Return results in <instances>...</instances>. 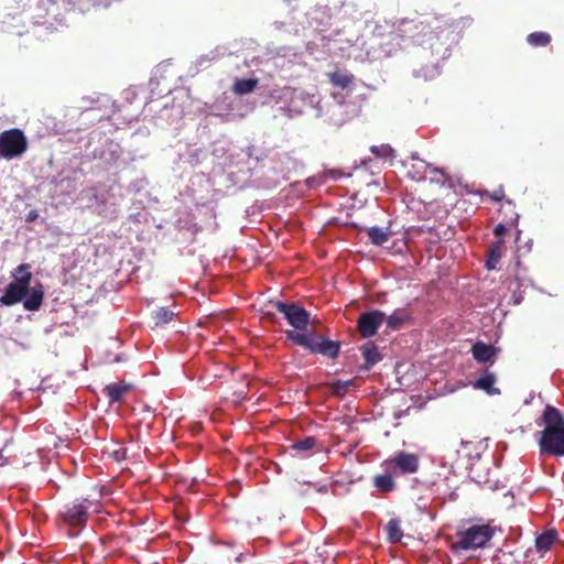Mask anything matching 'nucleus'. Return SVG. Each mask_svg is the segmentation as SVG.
I'll list each match as a JSON object with an SVG mask.
<instances>
[{"instance_id": "1", "label": "nucleus", "mask_w": 564, "mask_h": 564, "mask_svg": "<svg viewBox=\"0 0 564 564\" xmlns=\"http://www.w3.org/2000/svg\"><path fill=\"white\" fill-rule=\"evenodd\" d=\"M459 24L445 17L417 15L404 18L397 24L398 36L444 57L458 41Z\"/></svg>"}, {"instance_id": "2", "label": "nucleus", "mask_w": 564, "mask_h": 564, "mask_svg": "<svg viewBox=\"0 0 564 564\" xmlns=\"http://www.w3.org/2000/svg\"><path fill=\"white\" fill-rule=\"evenodd\" d=\"M543 426L538 441L540 455L549 457L564 456V416L558 409L547 404L538 422Z\"/></svg>"}, {"instance_id": "3", "label": "nucleus", "mask_w": 564, "mask_h": 564, "mask_svg": "<svg viewBox=\"0 0 564 564\" xmlns=\"http://www.w3.org/2000/svg\"><path fill=\"white\" fill-rule=\"evenodd\" d=\"M288 340L293 344L308 349L312 354H321L328 358L335 359L339 355L340 341L327 339L323 335L314 332L297 333L295 330H285Z\"/></svg>"}, {"instance_id": "4", "label": "nucleus", "mask_w": 564, "mask_h": 564, "mask_svg": "<svg viewBox=\"0 0 564 564\" xmlns=\"http://www.w3.org/2000/svg\"><path fill=\"white\" fill-rule=\"evenodd\" d=\"M495 529L490 524H473L466 530L456 533V540L452 543L453 552L476 550L485 547L492 539Z\"/></svg>"}, {"instance_id": "5", "label": "nucleus", "mask_w": 564, "mask_h": 564, "mask_svg": "<svg viewBox=\"0 0 564 564\" xmlns=\"http://www.w3.org/2000/svg\"><path fill=\"white\" fill-rule=\"evenodd\" d=\"M30 264L23 263L17 267L12 276L14 281L6 288L4 294L0 297L3 305L11 306L21 302L26 295L32 280Z\"/></svg>"}, {"instance_id": "6", "label": "nucleus", "mask_w": 564, "mask_h": 564, "mask_svg": "<svg viewBox=\"0 0 564 564\" xmlns=\"http://www.w3.org/2000/svg\"><path fill=\"white\" fill-rule=\"evenodd\" d=\"M93 502L86 498H75L63 503L58 517L68 527H84L89 518Z\"/></svg>"}, {"instance_id": "7", "label": "nucleus", "mask_w": 564, "mask_h": 564, "mask_svg": "<svg viewBox=\"0 0 564 564\" xmlns=\"http://www.w3.org/2000/svg\"><path fill=\"white\" fill-rule=\"evenodd\" d=\"M28 148V139L21 129L12 128L0 133V158L6 160L20 158Z\"/></svg>"}, {"instance_id": "8", "label": "nucleus", "mask_w": 564, "mask_h": 564, "mask_svg": "<svg viewBox=\"0 0 564 564\" xmlns=\"http://www.w3.org/2000/svg\"><path fill=\"white\" fill-rule=\"evenodd\" d=\"M381 468H388L397 477L416 474L420 468V457L414 453L398 452L381 463Z\"/></svg>"}, {"instance_id": "9", "label": "nucleus", "mask_w": 564, "mask_h": 564, "mask_svg": "<svg viewBox=\"0 0 564 564\" xmlns=\"http://www.w3.org/2000/svg\"><path fill=\"white\" fill-rule=\"evenodd\" d=\"M272 306L284 316L294 329L300 332L306 330L310 324V313L303 306L281 301L272 302Z\"/></svg>"}, {"instance_id": "10", "label": "nucleus", "mask_w": 564, "mask_h": 564, "mask_svg": "<svg viewBox=\"0 0 564 564\" xmlns=\"http://www.w3.org/2000/svg\"><path fill=\"white\" fill-rule=\"evenodd\" d=\"M386 319V314L379 310H372L359 315L357 328L361 337L369 338L377 334L378 328Z\"/></svg>"}, {"instance_id": "11", "label": "nucleus", "mask_w": 564, "mask_h": 564, "mask_svg": "<svg viewBox=\"0 0 564 564\" xmlns=\"http://www.w3.org/2000/svg\"><path fill=\"white\" fill-rule=\"evenodd\" d=\"M395 478L394 473L389 471L388 468H382V473L373 476L372 486L379 494L388 495L398 488Z\"/></svg>"}, {"instance_id": "12", "label": "nucleus", "mask_w": 564, "mask_h": 564, "mask_svg": "<svg viewBox=\"0 0 564 564\" xmlns=\"http://www.w3.org/2000/svg\"><path fill=\"white\" fill-rule=\"evenodd\" d=\"M360 351L365 360L362 368L367 370L372 368L382 359V355L380 354L378 346L371 340L365 343L360 347Z\"/></svg>"}, {"instance_id": "13", "label": "nucleus", "mask_w": 564, "mask_h": 564, "mask_svg": "<svg viewBox=\"0 0 564 564\" xmlns=\"http://www.w3.org/2000/svg\"><path fill=\"white\" fill-rule=\"evenodd\" d=\"M497 377L494 372L486 371L475 382L474 388L485 391L489 395L500 393V389L496 388Z\"/></svg>"}, {"instance_id": "14", "label": "nucleus", "mask_w": 564, "mask_h": 564, "mask_svg": "<svg viewBox=\"0 0 564 564\" xmlns=\"http://www.w3.org/2000/svg\"><path fill=\"white\" fill-rule=\"evenodd\" d=\"M471 354L474 359L478 362H487L492 360L497 354V350L492 345L477 341L473 345Z\"/></svg>"}, {"instance_id": "15", "label": "nucleus", "mask_w": 564, "mask_h": 564, "mask_svg": "<svg viewBox=\"0 0 564 564\" xmlns=\"http://www.w3.org/2000/svg\"><path fill=\"white\" fill-rule=\"evenodd\" d=\"M132 386L126 382H117L108 384L104 388V392L109 399L110 403L121 402L123 395L131 390Z\"/></svg>"}, {"instance_id": "16", "label": "nucleus", "mask_w": 564, "mask_h": 564, "mask_svg": "<svg viewBox=\"0 0 564 564\" xmlns=\"http://www.w3.org/2000/svg\"><path fill=\"white\" fill-rule=\"evenodd\" d=\"M44 293L42 290V285L39 288H33L32 292L29 296L24 297L23 306L28 311H39L43 303Z\"/></svg>"}, {"instance_id": "17", "label": "nucleus", "mask_w": 564, "mask_h": 564, "mask_svg": "<svg viewBox=\"0 0 564 564\" xmlns=\"http://www.w3.org/2000/svg\"><path fill=\"white\" fill-rule=\"evenodd\" d=\"M503 251V241L501 239L495 241L488 249V259L486 261V268L488 270L496 269L497 263L501 259Z\"/></svg>"}, {"instance_id": "18", "label": "nucleus", "mask_w": 564, "mask_h": 564, "mask_svg": "<svg viewBox=\"0 0 564 564\" xmlns=\"http://www.w3.org/2000/svg\"><path fill=\"white\" fill-rule=\"evenodd\" d=\"M387 540L390 543H399L403 538L400 519H391L384 528Z\"/></svg>"}, {"instance_id": "19", "label": "nucleus", "mask_w": 564, "mask_h": 564, "mask_svg": "<svg viewBox=\"0 0 564 564\" xmlns=\"http://www.w3.org/2000/svg\"><path fill=\"white\" fill-rule=\"evenodd\" d=\"M410 319V314L405 310H395L390 316H386L387 326L392 330L400 329L405 322Z\"/></svg>"}, {"instance_id": "20", "label": "nucleus", "mask_w": 564, "mask_h": 564, "mask_svg": "<svg viewBox=\"0 0 564 564\" xmlns=\"http://www.w3.org/2000/svg\"><path fill=\"white\" fill-rule=\"evenodd\" d=\"M557 533L555 530L546 531L535 539V546L539 552H547L556 541Z\"/></svg>"}, {"instance_id": "21", "label": "nucleus", "mask_w": 564, "mask_h": 564, "mask_svg": "<svg viewBox=\"0 0 564 564\" xmlns=\"http://www.w3.org/2000/svg\"><path fill=\"white\" fill-rule=\"evenodd\" d=\"M259 80L257 78H242V79H236L232 91L236 95H247L254 90V88L258 86Z\"/></svg>"}, {"instance_id": "22", "label": "nucleus", "mask_w": 564, "mask_h": 564, "mask_svg": "<svg viewBox=\"0 0 564 564\" xmlns=\"http://www.w3.org/2000/svg\"><path fill=\"white\" fill-rule=\"evenodd\" d=\"M368 238L376 246L384 245L390 238V231L380 227H371L368 229Z\"/></svg>"}, {"instance_id": "23", "label": "nucleus", "mask_w": 564, "mask_h": 564, "mask_svg": "<svg viewBox=\"0 0 564 564\" xmlns=\"http://www.w3.org/2000/svg\"><path fill=\"white\" fill-rule=\"evenodd\" d=\"M329 82L333 86L339 88H347L354 82V76L348 73L334 72L328 75Z\"/></svg>"}, {"instance_id": "24", "label": "nucleus", "mask_w": 564, "mask_h": 564, "mask_svg": "<svg viewBox=\"0 0 564 564\" xmlns=\"http://www.w3.org/2000/svg\"><path fill=\"white\" fill-rule=\"evenodd\" d=\"M317 444V440L314 436H305L302 440L295 441L290 448L292 451H295L297 453L304 452H311Z\"/></svg>"}, {"instance_id": "25", "label": "nucleus", "mask_w": 564, "mask_h": 564, "mask_svg": "<svg viewBox=\"0 0 564 564\" xmlns=\"http://www.w3.org/2000/svg\"><path fill=\"white\" fill-rule=\"evenodd\" d=\"M527 41L531 46H534V47L547 46L551 43L552 37L549 33L539 31V32L530 33L527 36Z\"/></svg>"}, {"instance_id": "26", "label": "nucleus", "mask_w": 564, "mask_h": 564, "mask_svg": "<svg viewBox=\"0 0 564 564\" xmlns=\"http://www.w3.org/2000/svg\"><path fill=\"white\" fill-rule=\"evenodd\" d=\"M174 315V312L169 307H159L158 310L153 311L152 318L154 319V324L159 326L173 321Z\"/></svg>"}, {"instance_id": "27", "label": "nucleus", "mask_w": 564, "mask_h": 564, "mask_svg": "<svg viewBox=\"0 0 564 564\" xmlns=\"http://www.w3.org/2000/svg\"><path fill=\"white\" fill-rule=\"evenodd\" d=\"M370 151L378 158L393 159L395 156L394 150L389 144L372 145Z\"/></svg>"}, {"instance_id": "28", "label": "nucleus", "mask_w": 564, "mask_h": 564, "mask_svg": "<svg viewBox=\"0 0 564 564\" xmlns=\"http://www.w3.org/2000/svg\"><path fill=\"white\" fill-rule=\"evenodd\" d=\"M351 386V381H341L338 380L332 384V391L335 395H344L348 388Z\"/></svg>"}, {"instance_id": "29", "label": "nucleus", "mask_w": 564, "mask_h": 564, "mask_svg": "<svg viewBox=\"0 0 564 564\" xmlns=\"http://www.w3.org/2000/svg\"><path fill=\"white\" fill-rule=\"evenodd\" d=\"M482 195L489 197L494 202H500L505 198V188L503 186H499L494 192L485 191Z\"/></svg>"}, {"instance_id": "30", "label": "nucleus", "mask_w": 564, "mask_h": 564, "mask_svg": "<svg viewBox=\"0 0 564 564\" xmlns=\"http://www.w3.org/2000/svg\"><path fill=\"white\" fill-rule=\"evenodd\" d=\"M507 232V227L503 225V224H498L495 229H494V234L497 236V237H500L502 235H505Z\"/></svg>"}, {"instance_id": "31", "label": "nucleus", "mask_w": 564, "mask_h": 564, "mask_svg": "<svg viewBox=\"0 0 564 564\" xmlns=\"http://www.w3.org/2000/svg\"><path fill=\"white\" fill-rule=\"evenodd\" d=\"M39 217V214L36 210H31L28 213L26 217H25V220L28 223H32L34 221L36 218Z\"/></svg>"}, {"instance_id": "32", "label": "nucleus", "mask_w": 564, "mask_h": 564, "mask_svg": "<svg viewBox=\"0 0 564 564\" xmlns=\"http://www.w3.org/2000/svg\"><path fill=\"white\" fill-rule=\"evenodd\" d=\"M316 490L321 494H327L328 492V486L326 485H322V486H318L316 487Z\"/></svg>"}, {"instance_id": "33", "label": "nucleus", "mask_w": 564, "mask_h": 564, "mask_svg": "<svg viewBox=\"0 0 564 564\" xmlns=\"http://www.w3.org/2000/svg\"><path fill=\"white\" fill-rule=\"evenodd\" d=\"M381 29H382V26H381V25H377V26H376V29H375V31H373V33H375L376 35H381V32H380V30H381Z\"/></svg>"}]
</instances>
